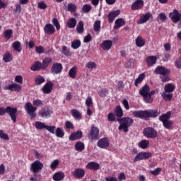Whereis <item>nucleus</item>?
Returning <instances> with one entry per match:
<instances>
[{
  "mask_svg": "<svg viewBox=\"0 0 181 181\" xmlns=\"http://www.w3.org/2000/svg\"><path fill=\"white\" fill-rule=\"evenodd\" d=\"M53 179L54 181H61L64 179V173H56L53 175Z\"/></svg>",
  "mask_w": 181,
  "mask_h": 181,
  "instance_id": "ea45409f",
  "label": "nucleus"
},
{
  "mask_svg": "<svg viewBox=\"0 0 181 181\" xmlns=\"http://www.w3.org/2000/svg\"><path fill=\"white\" fill-rule=\"evenodd\" d=\"M156 90H153L151 91H148V95L147 96V100L146 103H151L153 101V98H152V95H155Z\"/></svg>",
  "mask_w": 181,
  "mask_h": 181,
  "instance_id": "09e8293b",
  "label": "nucleus"
},
{
  "mask_svg": "<svg viewBox=\"0 0 181 181\" xmlns=\"http://www.w3.org/2000/svg\"><path fill=\"white\" fill-rule=\"evenodd\" d=\"M150 19H153V16L150 12H147L141 16L137 23L139 25H142V23H146Z\"/></svg>",
  "mask_w": 181,
  "mask_h": 181,
  "instance_id": "dca6fc26",
  "label": "nucleus"
},
{
  "mask_svg": "<svg viewBox=\"0 0 181 181\" xmlns=\"http://www.w3.org/2000/svg\"><path fill=\"white\" fill-rule=\"evenodd\" d=\"M5 114L9 115L11 121L16 122V117H18V107H12L7 106L5 107H0V117L5 115Z\"/></svg>",
  "mask_w": 181,
  "mask_h": 181,
  "instance_id": "f03ea898",
  "label": "nucleus"
},
{
  "mask_svg": "<svg viewBox=\"0 0 181 181\" xmlns=\"http://www.w3.org/2000/svg\"><path fill=\"white\" fill-rule=\"evenodd\" d=\"M69 76L71 78H76V76H77V66H74L70 69Z\"/></svg>",
  "mask_w": 181,
  "mask_h": 181,
  "instance_id": "58836bf2",
  "label": "nucleus"
},
{
  "mask_svg": "<svg viewBox=\"0 0 181 181\" xmlns=\"http://www.w3.org/2000/svg\"><path fill=\"white\" fill-rule=\"evenodd\" d=\"M86 146L84 145V143L81 141H77L75 144V150L77 151V152H83Z\"/></svg>",
  "mask_w": 181,
  "mask_h": 181,
  "instance_id": "473e14b6",
  "label": "nucleus"
},
{
  "mask_svg": "<svg viewBox=\"0 0 181 181\" xmlns=\"http://www.w3.org/2000/svg\"><path fill=\"white\" fill-rule=\"evenodd\" d=\"M154 73L156 74H159L160 76V78L163 83H166V81H169L170 78H169V74H170V69H168L165 66H158L155 69Z\"/></svg>",
  "mask_w": 181,
  "mask_h": 181,
  "instance_id": "20e7f679",
  "label": "nucleus"
},
{
  "mask_svg": "<svg viewBox=\"0 0 181 181\" xmlns=\"http://www.w3.org/2000/svg\"><path fill=\"white\" fill-rule=\"evenodd\" d=\"M136 45L137 47H143V46L145 45V40L142 38V37H137L136 39Z\"/></svg>",
  "mask_w": 181,
  "mask_h": 181,
  "instance_id": "37998d69",
  "label": "nucleus"
},
{
  "mask_svg": "<svg viewBox=\"0 0 181 181\" xmlns=\"http://www.w3.org/2000/svg\"><path fill=\"white\" fill-rule=\"evenodd\" d=\"M88 138L90 141H98L100 139V129L93 125L90 127L89 133L88 134Z\"/></svg>",
  "mask_w": 181,
  "mask_h": 181,
  "instance_id": "423d86ee",
  "label": "nucleus"
},
{
  "mask_svg": "<svg viewBox=\"0 0 181 181\" xmlns=\"http://www.w3.org/2000/svg\"><path fill=\"white\" fill-rule=\"evenodd\" d=\"M103 50H110L112 47V41L111 40H105L100 44Z\"/></svg>",
  "mask_w": 181,
  "mask_h": 181,
  "instance_id": "b1692460",
  "label": "nucleus"
},
{
  "mask_svg": "<svg viewBox=\"0 0 181 181\" xmlns=\"http://www.w3.org/2000/svg\"><path fill=\"white\" fill-rule=\"evenodd\" d=\"M12 35H13V31L11 29L6 30L4 32V37L7 40H9V39L12 37Z\"/></svg>",
  "mask_w": 181,
  "mask_h": 181,
  "instance_id": "a18cd8bd",
  "label": "nucleus"
},
{
  "mask_svg": "<svg viewBox=\"0 0 181 181\" xmlns=\"http://www.w3.org/2000/svg\"><path fill=\"white\" fill-rule=\"evenodd\" d=\"M107 118L110 122H115L116 121L115 115L112 112L108 113Z\"/></svg>",
  "mask_w": 181,
  "mask_h": 181,
  "instance_id": "13d9d810",
  "label": "nucleus"
},
{
  "mask_svg": "<svg viewBox=\"0 0 181 181\" xmlns=\"http://www.w3.org/2000/svg\"><path fill=\"white\" fill-rule=\"evenodd\" d=\"M86 169L93 171L98 170H100V164L97 162L91 161L86 165Z\"/></svg>",
  "mask_w": 181,
  "mask_h": 181,
  "instance_id": "a878e982",
  "label": "nucleus"
},
{
  "mask_svg": "<svg viewBox=\"0 0 181 181\" xmlns=\"http://www.w3.org/2000/svg\"><path fill=\"white\" fill-rule=\"evenodd\" d=\"M47 125L42 122H35V127L36 129H46Z\"/></svg>",
  "mask_w": 181,
  "mask_h": 181,
  "instance_id": "3c124183",
  "label": "nucleus"
},
{
  "mask_svg": "<svg viewBox=\"0 0 181 181\" xmlns=\"http://www.w3.org/2000/svg\"><path fill=\"white\" fill-rule=\"evenodd\" d=\"M76 31L78 33H83L84 32V23L83 21L78 22Z\"/></svg>",
  "mask_w": 181,
  "mask_h": 181,
  "instance_id": "de8ad7c7",
  "label": "nucleus"
},
{
  "mask_svg": "<svg viewBox=\"0 0 181 181\" xmlns=\"http://www.w3.org/2000/svg\"><path fill=\"white\" fill-rule=\"evenodd\" d=\"M35 52L38 54H42L45 53V48L42 46H39V47L36 46Z\"/></svg>",
  "mask_w": 181,
  "mask_h": 181,
  "instance_id": "e2e57ef3",
  "label": "nucleus"
},
{
  "mask_svg": "<svg viewBox=\"0 0 181 181\" xmlns=\"http://www.w3.org/2000/svg\"><path fill=\"white\" fill-rule=\"evenodd\" d=\"M159 21H162V22H165L168 19L166 14L165 13H160L157 18Z\"/></svg>",
  "mask_w": 181,
  "mask_h": 181,
  "instance_id": "0e129e2a",
  "label": "nucleus"
},
{
  "mask_svg": "<svg viewBox=\"0 0 181 181\" xmlns=\"http://www.w3.org/2000/svg\"><path fill=\"white\" fill-rule=\"evenodd\" d=\"M169 18H170L173 23H177V22H180L181 21V13L177 9H175L169 13Z\"/></svg>",
  "mask_w": 181,
  "mask_h": 181,
  "instance_id": "9b49d317",
  "label": "nucleus"
},
{
  "mask_svg": "<svg viewBox=\"0 0 181 181\" xmlns=\"http://www.w3.org/2000/svg\"><path fill=\"white\" fill-rule=\"evenodd\" d=\"M44 32L45 35H54V33L56 32V29L53 25L48 23L45 25Z\"/></svg>",
  "mask_w": 181,
  "mask_h": 181,
  "instance_id": "412c9836",
  "label": "nucleus"
},
{
  "mask_svg": "<svg viewBox=\"0 0 181 181\" xmlns=\"http://www.w3.org/2000/svg\"><path fill=\"white\" fill-rule=\"evenodd\" d=\"M160 115V112L158 109L146 110V121L150 118H157Z\"/></svg>",
  "mask_w": 181,
  "mask_h": 181,
  "instance_id": "9d476101",
  "label": "nucleus"
},
{
  "mask_svg": "<svg viewBox=\"0 0 181 181\" xmlns=\"http://www.w3.org/2000/svg\"><path fill=\"white\" fill-rule=\"evenodd\" d=\"M52 58L51 57H46L43 59L42 61V70H46V69H47V67L49 66V64H50L52 63Z\"/></svg>",
  "mask_w": 181,
  "mask_h": 181,
  "instance_id": "f704fd0d",
  "label": "nucleus"
},
{
  "mask_svg": "<svg viewBox=\"0 0 181 181\" xmlns=\"http://www.w3.org/2000/svg\"><path fill=\"white\" fill-rule=\"evenodd\" d=\"M98 94L100 97H102L103 98H104L105 97H107V95H108V90H107V88H103L101 89L99 92Z\"/></svg>",
  "mask_w": 181,
  "mask_h": 181,
  "instance_id": "6e6d98bb",
  "label": "nucleus"
},
{
  "mask_svg": "<svg viewBox=\"0 0 181 181\" xmlns=\"http://www.w3.org/2000/svg\"><path fill=\"white\" fill-rule=\"evenodd\" d=\"M152 158V153L151 152H140L139 153L134 159V162H139V160H146Z\"/></svg>",
  "mask_w": 181,
  "mask_h": 181,
  "instance_id": "1a4fd4ad",
  "label": "nucleus"
},
{
  "mask_svg": "<svg viewBox=\"0 0 181 181\" xmlns=\"http://www.w3.org/2000/svg\"><path fill=\"white\" fill-rule=\"evenodd\" d=\"M151 91V88L149 86L146 84L144 87H142L139 90V94L144 98V101L146 103V100H148V95Z\"/></svg>",
  "mask_w": 181,
  "mask_h": 181,
  "instance_id": "4468645a",
  "label": "nucleus"
},
{
  "mask_svg": "<svg viewBox=\"0 0 181 181\" xmlns=\"http://www.w3.org/2000/svg\"><path fill=\"white\" fill-rule=\"evenodd\" d=\"M115 115L118 118H122L124 117V111L122 110V107L119 105H117L115 109Z\"/></svg>",
  "mask_w": 181,
  "mask_h": 181,
  "instance_id": "72a5a7b5",
  "label": "nucleus"
},
{
  "mask_svg": "<svg viewBox=\"0 0 181 181\" xmlns=\"http://www.w3.org/2000/svg\"><path fill=\"white\" fill-rule=\"evenodd\" d=\"M65 127L66 129H74V124L70 121H66L65 122Z\"/></svg>",
  "mask_w": 181,
  "mask_h": 181,
  "instance_id": "338daca9",
  "label": "nucleus"
},
{
  "mask_svg": "<svg viewBox=\"0 0 181 181\" xmlns=\"http://www.w3.org/2000/svg\"><path fill=\"white\" fill-rule=\"evenodd\" d=\"M176 88V86L173 83H168L164 86V92L172 93L173 91H175Z\"/></svg>",
  "mask_w": 181,
  "mask_h": 181,
  "instance_id": "c756f323",
  "label": "nucleus"
},
{
  "mask_svg": "<svg viewBox=\"0 0 181 181\" xmlns=\"http://www.w3.org/2000/svg\"><path fill=\"white\" fill-rule=\"evenodd\" d=\"M139 146L141 149H146V148H149V141H148V140H141L139 143Z\"/></svg>",
  "mask_w": 181,
  "mask_h": 181,
  "instance_id": "a19ab883",
  "label": "nucleus"
},
{
  "mask_svg": "<svg viewBox=\"0 0 181 181\" xmlns=\"http://www.w3.org/2000/svg\"><path fill=\"white\" fill-rule=\"evenodd\" d=\"M93 29L95 32H100V29H101V21H96L93 24Z\"/></svg>",
  "mask_w": 181,
  "mask_h": 181,
  "instance_id": "864d4df0",
  "label": "nucleus"
},
{
  "mask_svg": "<svg viewBox=\"0 0 181 181\" xmlns=\"http://www.w3.org/2000/svg\"><path fill=\"white\" fill-rule=\"evenodd\" d=\"M132 114L136 118H140V119H145L146 121V110L133 111Z\"/></svg>",
  "mask_w": 181,
  "mask_h": 181,
  "instance_id": "5701e85b",
  "label": "nucleus"
},
{
  "mask_svg": "<svg viewBox=\"0 0 181 181\" xmlns=\"http://www.w3.org/2000/svg\"><path fill=\"white\" fill-rule=\"evenodd\" d=\"M144 80H145V74L142 73L139 75L138 78L135 80L134 86L136 87H138V86H139V84H141V83H142Z\"/></svg>",
  "mask_w": 181,
  "mask_h": 181,
  "instance_id": "e433bc0d",
  "label": "nucleus"
},
{
  "mask_svg": "<svg viewBox=\"0 0 181 181\" xmlns=\"http://www.w3.org/2000/svg\"><path fill=\"white\" fill-rule=\"evenodd\" d=\"M81 46V41L80 40H75L71 42V47L72 49H76Z\"/></svg>",
  "mask_w": 181,
  "mask_h": 181,
  "instance_id": "49530a36",
  "label": "nucleus"
},
{
  "mask_svg": "<svg viewBox=\"0 0 181 181\" xmlns=\"http://www.w3.org/2000/svg\"><path fill=\"white\" fill-rule=\"evenodd\" d=\"M83 138V132L81 130H78L75 132H73L69 136V141H78Z\"/></svg>",
  "mask_w": 181,
  "mask_h": 181,
  "instance_id": "a211bd4d",
  "label": "nucleus"
},
{
  "mask_svg": "<svg viewBox=\"0 0 181 181\" xmlns=\"http://www.w3.org/2000/svg\"><path fill=\"white\" fill-rule=\"evenodd\" d=\"M171 115L172 112L169 111L159 117V121L166 129H170L173 127V121L170 120Z\"/></svg>",
  "mask_w": 181,
  "mask_h": 181,
  "instance_id": "39448f33",
  "label": "nucleus"
},
{
  "mask_svg": "<svg viewBox=\"0 0 181 181\" xmlns=\"http://www.w3.org/2000/svg\"><path fill=\"white\" fill-rule=\"evenodd\" d=\"M55 135L57 138H63L64 136V131H63V129L58 127L55 131Z\"/></svg>",
  "mask_w": 181,
  "mask_h": 181,
  "instance_id": "8fccbe9b",
  "label": "nucleus"
},
{
  "mask_svg": "<svg viewBox=\"0 0 181 181\" xmlns=\"http://www.w3.org/2000/svg\"><path fill=\"white\" fill-rule=\"evenodd\" d=\"M132 11H139L144 8V0H136L132 5Z\"/></svg>",
  "mask_w": 181,
  "mask_h": 181,
  "instance_id": "4be33fe9",
  "label": "nucleus"
},
{
  "mask_svg": "<svg viewBox=\"0 0 181 181\" xmlns=\"http://www.w3.org/2000/svg\"><path fill=\"white\" fill-rule=\"evenodd\" d=\"M144 135L146 138H151L155 139L158 138V132L153 129V127H146L143 131Z\"/></svg>",
  "mask_w": 181,
  "mask_h": 181,
  "instance_id": "0eeeda50",
  "label": "nucleus"
},
{
  "mask_svg": "<svg viewBox=\"0 0 181 181\" xmlns=\"http://www.w3.org/2000/svg\"><path fill=\"white\" fill-rule=\"evenodd\" d=\"M37 107H43V101L40 99H35L33 101V105L30 102L25 103L24 108L27 114L30 116V119L36 118Z\"/></svg>",
  "mask_w": 181,
  "mask_h": 181,
  "instance_id": "f257e3e1",
  "label": "nucleus"
},
{
  "mask_svg": "<svg viewBox=\"0 0 181 181\" xmlns=\"http://www.w3.org/2000/svg\"><path fill=\"white\" fill-rule=\"evenodd\" d=\"M50 114H52V110L49 108H43L39 112L40 117L42 118H47V117H50Z\"/></svg>",
  "mask_w": 181,
  "mask_h": 181,
  "instance_id": "cd10ccee",
  "label": "nucleus"
},
{
  "mask_svg": "<svg viewBox=\"0 0 181 181\" xmlns=\"http://www.w3.org/2000/svg\"><path fill=\"white\" fill-rule=\"evenodd\" d=\"M62 54H64V56H71V52H70V49L67 47L63 46Z\"/></svg>",
  "mask_w": 181,
  "mask_h": 181,
  "instance_id": "052dcab7",
  "label": "nucleus"
},
{
  "mask_svg": "<svg viewBox=\"0 0 181 181\" xmlns=\"http://www.w3.org/2000/svg\"><path fill=\"white\" fill-rule=\"evenodd\" d=\"M59 160L57 159L54 160L50 164V169H52V170L57 169V166H59Z\"/></svg>",
  "mask_w": 181,
  "mask_h": 181,
  "instance_id": "5fc2aeb1",
  "label": "nucleus"
},
{
  "mask_svg": "<svg viewBox=\"0 0 181 181\" xmlns=\"http://www.w3.org/2000/svg\"><path fill=\"white\" fill-rule=\"evenodd\" d=\"M86 69H97V64L93 62H89L86 65Z\"/></svg>",
  "mask_w": 181,
  "mask_h": 181,
  "instance_id": "680f3d73",
  "label": "nucleus"
},
{
  "mask_svg": "<svg viewBox=\"0 0 181 181\" xmlns=\"http://www.w3.org/2000/svg\"><path fill=\"white\" fill-rule=\"evenodd\" d=\"M124 25H125V21L122 18H118L115 22L113 29H115V30H118V29L122 28V26H124Z\"/></svg>",
  "mask_w": 181,
  "mask_h": 181,
  "instance_id": "c85d7f7f",
  "label": "nucleus"
},
{
  "mask_svg": "<svg viewBox=\"0 0 181 181\" xmlns=\"http://www.w3.org/2000/svg\"><path fill=\"white\" fill-rule=\"evenodd\" d=\"M63 71V64L57 62L52 64L51 67V73L52 74H60Z\"/></svg>",
  "mask_w": 181,
  "mask_h": 181,
  "instance_id": "f8f14e48",
  "label": "nucleus"
},
{
  "mask_svg": "<svg viewBox=\"0 0 181 181\" xmlns=\"http://www.w3.org/2000/svg\"><path fill=\"white\" fill-rule=\"evenodd\" d=\"M4 90H9L10 91H16V93H21V91H22V86L18 83H11L7 86H4Z\"/></svg>",
  "mask_w": 181,
  "mask_h": 181,
  "instance_id": "ddd939ff",
  "label": "nucleus"
},
{
  "mask_svg": "<svg viewBox=\"0 0 181 181\" xmlns=\"http://www.w3.org/2000/svg\"><path fill=\"white\" fill-rule=\"evenodd\" d=\"M161 97L164 101H172V99L173 98V93H168V92L163 91L161 93Z\"/></svg>",
  "mask_w": 181,
  "mask_h": 181,
  "instance_id": "2f4dec72",
  "label": "nucleus"
},
{
  "mask_svg": "<svg viewBox=\"0 0 181 181\" xmlns=\"http://www.w3.org/2000/svg\"><path fill=\"white\" fill-rule=\"evenodd\" d=\"M43 169V163L40 160H35L30 165V172H33L34 176H36V173L42 171Z\"/></svg>",
  "mask_w": 181,
  "mask_h": 181,
  "instance_id": "6e6552de",
  "label": "nucleus"
},
{
  "mask_svg": "<svg viewBox=\"0 0 181 181\" xmlns=\"http://www.w3.org/2000/svg\"><path fill=\"white\" fill-rule=\"evenodd\" d=\"M52 23L55 26L57 30H60V23H59V20H57V18H53Z\"/></svg>",
  "mask_w": 181,
  "mask_h": 181,
  "instance_id": "69168bd1",
  "label": "nucleus"
},
{
  "mask_svg": "<svg viewBox=\"0 0 181 181\" xmlns=\"http://www.w3.org/2000/svg\"><path fill=\"white\" fill-rule=\"evenodd\" d=\"M72 175L76 179H83L86 176V170L83 168H76Z\"/></svg>",
  "mask_w": 181,
  "mask_h": 181,
  "instance_id": "f3484780",
  "label": "nucleus"
},
{
  "mask_svg": "<svg viewBox=\"0 0 181 181\" xmlns=\"http://www.w3.org/2000/svg\"><path fill=\"white\" fill-rule=\"evenodd\" d=\"M53 90V82L49 81L42 87V91L44 94H50Z\"/></svg>",
  "mask_w": 181,
  "mask_h": 181,
  "instance_id": "aec40b11",
  "label": "nucleus"
},
{
  "mask_svg": "<svg viewBox=\"0 0 181 181\" xmlns=\"http://www.w3.org/2000/svg\"><path fill=\"white\" fill-rule=\"evenodd\" d=\"M72 117L76 119H81V113L76 109H72L71 111Z\"/></svg>",
  "mask_w": 181,
  "mask_h": 181,
  "instance_id": "4c0bfd02",
  "label": "nucleus"
},
{
  "mask_svg": "<svg viewBox=\"0 0 181 181\" xmlns=\"http://www.w3.org/2000/svg\"><path fill=\"white\" fill-rule=\"evenodd\" d=\"M158 62V57L156 56H149L146 59V63L148 67H152L154 64H156Z\"/></svg>",
  "mask_w": 181,
  "mask_h": 181,
  "instance_id": "393cba45",
  "label": "nucleus"
},
{
  "mask_svg": "<svg viewBox=\"0 0 181 181\" xmlns=\"http://www.w3.org/2000/svg\"><path fill=\"white\" fill-rule=\"evenodd\" d=\"M119 15H121L120 10H115V11L110 12L107 14V21H108L109 23H112L114 22V21H115V18H117V16H119Z\"/></svg>",
  "mask_w": 181,
  "mask_h": 181,
  "instance_id": "2eb2a0df",
  "label": "nucleus"
},
{
  "mask_svg": "<svg viewBox=\"0 0 181 181\" xmlns=\"http://www.w3.org/2000/svg\"><path fill=\"white\" fill-rule=\"evenodd\" d=\"M68 11L69 12L73 13L77 11V6L73 3H69L68 4Z\"/></svg>",
  "mask_w": 181,
  "mask_h": 181,
  "instance_id": "603ef678",
  "label": "nucleus"
},
{
  "mask_svg": "<svg viewBox=\"0 0 181 181\" xmlns=\"http://www.w3.org/2000/svg\"><path fill=\"white\" fill-rule=\"evenodd\" d=\"M117 119L120 124L118 128L119 131L123 129L124 132H128V128L134 125V119L131 117H126L122 118H117Z\"/></svg>",
  "mask_w": 181,
  "mask_h": 181,
  "instance_id": "7ed1b4c3",
  "label": "nucleus"
},
{
  "mask_svg": "<svg viewBox=\"0 0 181 181\" xmlns=\"http://www.w3.org/2000/svg\"><path fill=\"white\" fill-rule=\"evenodd\" d=\"M92 9L93 7H91L90 4H85L82 8V11H83L85 13H88V12H90Z\"/></svg>",
  "mask_w": 181,
  "mask_h": 181,
  "instance_id": "bf43d9fd",
  "label": "nucleus"
},
{
  "mask_svg": "<svg viewBox=\"0 0 181 181\" xmlns=\"http://www.w3.org/2000/svg\"><path fill=\"white\" fill-rule=\"evenodd\" d=\"M12 47L16 52H18V53H21V52H22V45L21 44V42L15 41L13 43Z\"/></svg>",
  "mask_w": 181,
  "mask_h": 181,
  "instance_id": "c9c22d12",
  "label": "nucleus"
},
{
  "mask_svg": "<svg viewBox=\"0 0 181 181\" xmlns=\"http://www.w3.org/2000/svg\"><path fill=\"white\" fill-rule=\"evenodd\" d=\"M0 139H4V141H9V136L4 133L3 130H0Z\"/></svg>",
  "mask_w": 181,
  "mask_h": 181,
  "instance_id": "4d7b16f0",
  "label": "nucleus"
},
{
  "mask_svg": "<svg viewBox=\"0 0 181 181\" xmlns=\"http://www.w3.org/2000/svg\"><path fill=\"white\" fill-rule=\"evenodd\" d=\"M30 70L32 71H39L40 70H43V66H42V62L37 61L31 66Z\"/></svg>",
  "mask_w": 181,
  "mask_h": 181,
  "instance_id": "bb28decb",
  "label": "nucleus"
},
{
  "mask_svg": "<svg viewBox=\"0 0 181 181\" xmlns=\"http://www.w3.org/2000/svg\"><path fill=\"white\" fill-rule=\"evenodd\" d=\"M98 148H101L102 149H105V148H108L110 146V141H108V138L104 137L98 141Z\"/></svg>",
  "mask_w": 181,
  "mask_h": 181,
  "instance_id": "6ab92c4d",
  "label": "nucleus"
},
{
  "mask_svg": "<svg viewBox=\"0 0 181 181\" xmlns=\"http://www.w3.org/2000/svg\"><path fill=\"white\" fill-rule=\"evenodd\" d=\"M35 86H40L41 84H43L45 81H46L43 76L38 75L36 76L35 79Z\"/></svg>",
  "mask_w": 181,
  "mask_h": 181,
  "instance_id": "c03bdc74",
  "label": "nucleus"
},
{
  "mask_svg": "<svg viewBox=\"0 0 181 181\" xmlns=\"http://www.w3.org/2000/svg\"><path fill=\"white\" fill-rule=\"evenodd\" d=\"M3 60H4V63H9V62H12L13 58H12V55L11 54V53H9L8 52H6L3 57Z\"/></svg>",
  "mask_w": 181,
  "mask_h": 181,
  "instance_id": "79ce46f5",
  "label": "nucleus"
},
{
  "mask_svg": "<svg viewBox=\"0 0 181 181\" xmlns=\"http://www.w3.org/2000/svg\"><path fill=\"white\" fill-rule=\"evenodd\" d=\"M86 107H91L93 105V98L91 96H88L86 100Z\"/></svg>",
  "mask_w": 181,
  "mask_h": 181,
  "instance_id": "774afa93",
  "label": "nucleus"
},
{
  "mask_svg": "<svg viewBox=\"0 0 181 181\" xmlns=\"http://www.w3.org/2000/svg\"><path fill=\"white\" fill-rule=\"evenodd\" d=\"M77 25V21L74 18H71L66 23V26L69 29H74Z\"/></svg>",
  "mask_w": 181,
  "mask_h": 181,
  "instance_id": "7c9ffc66",
  "label": "nucleus"
}]
</instances>
